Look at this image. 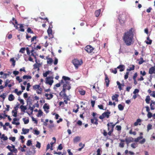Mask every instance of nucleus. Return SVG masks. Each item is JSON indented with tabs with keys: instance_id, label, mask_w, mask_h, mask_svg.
<instances>
[{
	"instance_id": "nucleus-47",
	"label": "nucleus",
	"mask_w": 155,
	"mask_h": 155,
	"mask_svg": "<svg viewBox=\"0 0 155 155\" xmlns=\"http://www.w3.org/2000/svg\"><path fill=\"white\" fill-rule=\"evenodd\" d=\"M32 144L31 141V140H28L27 141V145L28 146H29Z\"/></svg>"
},
{
	"instance_id": "nucleus-62",
	"label": "nucleus",
	"mask_w": 155,
	"mask_h": 155,
	"mask_svg": "<svg viewBox=\"0 0 155 155\" xmlns=\"http://www.w3.org/2000/svg\"><path fill=\"white\" fill-rule=\"evenodd\" d=\"M35 107V106L34 105H33L32 107L30 106L29 107V109L30 110L32 111H33V110Z\"/></svg>"
},
{
	"instance_id": "nucleus-30",
	"label": "nucleus",
	"mask_w": 155,
	"mask_h": 155,
	"mask_svg": "<svg viewBox=\"0 0 155 155\" xmlns=\"http://www.w3.org/2000/svg\"><path fill=\"white\" fill-rule=\"evenodd\" d=\"M44 110L46 109L48 110L49 109V106L47 103H45L43 106Z\"/></svg>"
},
{
	"instance_id": "nucleus-21",
	"label": "nucleus",
	"mask_w": 155,
	"mask_h": 155,
	"mask_svg": "<svg viewBox=\"0 0 155 155\" xmlns=\"http://www.w3.org/2000/svg\"><path fill=\"white\" fill-rule=\"evenodd\" d=\"M15 99V97L12 94H10L9 95L8 100L10 101H13Z\"/></svg>"
},
{
	"instance_id": "nucleus-17",
	"label": "nucleus",
	"mask_w": 155,
	"mask_h": 155,
	"mask_svg": "<svg viewBox=\"0 0 155 155\" xmlns=\"http://www.w3.org/2000/svg\"><path fill=\"white\" fill-rule=\"evenodd\" d=\"M29 129H25L23 128L22 129V132H21V134H25L29 132Z\"/></svg>"
},
{
	"instance_id": "nucleus-28",
	"label": "nucleus",
	"mask_w": 155,
	"mask_h": 155,
	"mask_svg": "<svg viewBox=\"0 0 155 155\" xmlns=\"http://www.w3.org/2000/svg\"><path fill=\"white\" fill-rule=\"evenodd\" d=\"M53 61V60L51 58H47V63L48 64H51Z\"/></svg>"
},
{
	"instance_id": "nucleus-41",
	"label": "nucleus",
	"mask_w": 155,
	"mask_h": 155,
	"mask_svg": "<svg viewBox=\"0 0 155 155\" xmlns=\"http://www.w3.org/2000/svg\"><path fill=\"white\" fill-rule=\"evenodd\" d=\"M23 27H24V26L23 25L20 24V29L19 30L21 31H22V32L24 31H25V30L23 28Z\"/></svg>"
},
{
	"instance_id": "nucleus-45",
	"label": "nucleus",
	"mask_w": 155,
	"mask_h": 155,
	"mask_svg": "<svg viewBox=\"0 0 155 155\" xmlns=\"http://www.w3.org/2000/svg\"><path fill=\"white\" fill-rule=\"evenodd\" d=\"M16 79L18 81L19 83H21L22 81V79L20 78L19 76H17L16 78Z\"/></svg>"
},
{
	"instance_id": "nucleus-3",
	"label": "nucleus",
	"mask_w": 155,
	"mask_h": 155,
	"mask_svg": "<svg viewBox=\"0 0 155 155\" xmlns=\"http://www.w3.org/2000/svg\"><path fill=\"white\" fill-rule=\"evenodd\" d=\"M73 63L77 69L78 68L79 65H81L82 63V61H79L77 59H74L73 61Z\"/></svg>"
},
{
	"instance_id": "nucleus-27",
	"label": "nucleus",
	"mask_w": 155,
	"mask_h": 155,
	"mask_svg": "<svg viewBox=\"0 0 155 155\" xmlns=\"http://www.w3.org/2000/svg\"><path fill=\"white\" fill-rule=\"evenodd\" d=\"M155 102H153V103H150V109L151 110H154L155 109Z\"/></svg>"
},
{
	"instance_id": "nucleus-14",
	"label": "nucleus",
	"mask_w": 155,
	"mask_h": 155,
	"mask_svg": "<svg viewBox=\"0 0 155 155\" xmlns=\"http://www.w3.org/2000/svg\"><path fill=\"white\" fill-rule=\"evenodd\" d=\"M33 89L35 90H36L37 89H38L41 92L42 91L41 89L40 88V86L39 85H34L33 86Z\"/></svg>"
},
{
	"instance_id": "nucleus-32",
	"label": "nucleus",
	"mask_w": 155,
	"mask_h": 155,
	"mask_svg": "<svg viewBox=\"0 0 155 155\" xmlns=\"http://www.w3.org/2000/svg\"><path fill=\"white\" fill-rule=\"evenodd\" d=\"M8 116V115L5 114H0V118H5Z\"/></svg>"
},
{
	"instance_id": "nucleus-64",
	"label": "nucleus",
	"mask_w": 155,
	"mask_h": 155,
	"mask_svg": "<svg viewBox=\"0 0 155 155\" xmlns=\"http://www.w3.org/2000/svg\"><path fill=\"white\" fill-rule=\"evenodd\" d=\"M139 92V90L137 89H136L133 92V94H136L137 93H138Z\"/></svg>"
},
{
	"instance_id": "nucleus-19",
	"label": "nucleus",
	"mask_w": 155,
	"mask_h": 155,
	"mask_svg": "<svg viewBox=\"0 0 155 155\" xmlns=\"http://www.w3.org/2000/svg\"><path fill=\"white\" fill-rule=\"evenodd\" d=\"M117 85H118V88H119L120 91H121L122 90V88L121 87V86H124V84H121L119 81H117Z\"/></svg>"
},
{
	"instance_id": "nucleus-36",
	"label": "nucleus",
	"mask_w": 155,
	"mask_h": 155,
	"mask_svg": "<svg viewBox=\"0 0 155 155\" xmlns=\"http://www.w3.org/2000/svg\"><path fill=\"white\" fill-rule=\"evenodd\" d=\"M135 66L134 65H132V67L129 68L127 69V71H130L132 70H133L134 69Z\"/></svg>"
},
{
	"instance_id": "nucleus-52",
	"label": "nucleus",
	"mask_w": 155,
	"mask_h": 155,
	"mask_svg": "<svg viewBox=\"0 0 155 155\" xmlns=\"http://www.w3.org/2000/svg\"><path fill=\"white\" fill-rule=\"evenodd\" d=\"M101 151V149L100 148H98L97 149V155H101L100 152Z\"/></svg>"
},
{
	"instance_id": "nucleus-22",
	"label": "nucleus",
	"mask_w": 155,
	"mask_h": 155,
	"mask_svg": "<svg viewBox=\"0 0 155 155\" xmlns=\"http://www.w3.org/2000/svg\"><path fill=\"white\" fill-rule=\"evenodd\" d=\"M141 121V120L140 119H138L137 120L136 122L134 123V125L135 126H137L138 124L140 125V122Z\"/></svg>"
},
{
	"instance_id": "nucleus-20",
	"label": "nucleus",
	"mask_w": 155,
	"mask_h": 155,
	"mask_svg": "<svg viewBox=\"0 0 155 155\" xmlns=\"http://www.w3.org/2000/svg\"><path fill=\"white\" fill-rule=\"evenodd\" d=\"M62 94L61 95L63 96L64 97V98L65 100H66L67 101H69L70 99L69 98L68 96H67L66 94L65 93V92H63V93H62Z\"/></svg>"
},
{
	"instance_id": "nucleus-33",
	"label": "nucleus",
	"mask_w": 155,
	"mask_h": 155,
	"mask_svg": "<svg viewBox=\"0 0 155 155\" xmlns=\"http://www.w3.org/2000/svg\"><path fill=\"white\" fill-rule=\"evenodd\" d=\"M1 139H3V140L4 141L6 140H8V138L7 136H5L4 134H3L2 135L1 137Z\"/></svg>"
},
{
	"instance_id": "nucleus-56",
	"label": "nucleus",
	"mask_w": 155,
	"mask_h": 155,
	"mask_svg": "<svg viewBox=\"0 0 155 155\" xmlns=\"http://www.w3.org/2000/svg\"><path fill=\"white\" fill-rule=\"evenodd\" d=\"M12 113H13V116L14 117H16L17 116V112H14V110H13L12 112Z\"/></svg>"
},
{
	"instance_id": "nucleus-50",
	"label": "nucleus",
	"mask_w": 155,
	"mask_h": 155,
	"mask_svg": "<svg viewBox=\"0 0 155 155\" xmlns=\"http://www.w3.org/2000/svg\"><path fill=\"white\" fill-rule=\"evenodd\" d=\"M31 87V85L29 83H28L27 84V87L26 88V90L27 91H28L29 90V88Z\"/></svg>"
},
{
	"instance_id": "nucleus-25",
	"label": "nucleus",
	"mask_w": 155,
	"mask_h": 155,
	"mask_svg": "<svg viewBox=\"0 0 155 155\" xmlns=\"http://www.w3.org/2000/svg\"><path fill=\"white\" fill-rule=\"evenodd\" d=\"M51 71H46L45 73H43V76L45 77H46L48 75L51 73Z\"/></svg>"
},
{
	"instance_id": "nucleus-26",
	"label": "nucleus",
	"mask_w": 155,
	"mask_h": 155,
	"mask_svg": "<svg viewBox=\"0 0 155 155\" xmlns=\"http://www.w3.org/2000/svg\"><path fill=\"white\" fill-rule=\"evenodd\" d=\"M101 11V9H99L95 11V14L96 17H97L100 15Z\"/></svg>"
},
{
	"instance_id": "nucleus-60",
	"label": "nucleus",
	"mask_w": 155,
	"mask_h": 155,
	"mask_svg": "<svg viewBox=\"0 0 155 155\" xmlns=\"http://www.w3.org/2000/svg\"><path fill=\"white\" fill-rule=\"evenodd\" d=\"M116 128L117 130L119 131L121 130V126L120 125H117L116 126Z\"/></svg>"
},
{
	"instance_id": "nucleus-31",
	"label": "nucleus",
	"mask_w": 155,
	"mask_h": 155,
	"mask_svg": "<svg viewBox=\"0 0 155 155\" xmlns=\"http://www.w3.org/2000/svg\"><path fill=\"white\" fill-rule=\"evenodd\" d=\"M119 110L120 111L123 110L124 109V107L121 104H119L118 106Z\"/></svg>"
},
{
	"instance_id": "nucleus-46",
	"label": "nucleus",
	"mask_w": 155,
	"mask_h": 155,
	"mask_svg": "<svg viewBox=\"0 0 155 155\" xmlns=\"http://www.w3.org/2000/svg\"><path fill=\"white\" fill-rule=\"evenodd\" d=\"M27 31L28 33H30L31 34L33 33V32L31 30L30 28H28L27 29Z\"/></svg>"
},
{
	"instance_id": "nucleus-53",
	"label": "nucleus",
	"mask_w": 155,
	"mask_h": 155,
	"mask_svg": "<svg viewBox=\"0 0 155 155\" xmlns=\"http://www.w3.org/2000/svg\"><path fill=\"white\" fill-rule=\"evenodd\" d=\"M9 139L13 142H14L15 140V137H9Z\"/></svg>"
},
{
	"instance_id": "nucleus-40",
	"label": "nucleus",
	"mask_w": 155,
	"mask_h": 155,
	"mask_svg": "<svg viewBox=\"0 0 155 155\" xmlns=\"http://www.w3.org/2000/svg\"><path fill=\"white\" fill-rule=\"evenodd\" d=\"M79 92L81 95H84L85 93V91L84 90H79Z\"/></svg>"
},
{
	"instance_id": "nucleus-2",
	"label": "nucleus",
	"mask_w": 155,
	"mask_h": 155,
	"mask_svg": "<svg viewBox=\"0 0 155 155\" xmlns=\"http://www.w3.org/2000/svg\"><path fill=\"white\" fill-rule=\"evenodd\" d=\"M61 84H63V89L60 93V94L61 95L63 92H65L66 90H69L71 88V84L69 82H63V80H62L61 81Z\"/></svg>"
},
{
	"instance_id": "nucleus-48",
	"label": "nucleus",
	"mask_w": 155,
	"mask_h": 155,
	"mask_svg": "<svg viewBox=\"0 0 155 155\" xmlns=\"http://www.w3.org/2000/svg\"><path fill=\"white\" fill-rule=\"evenodd\" d=\"M36 147L38 148H40L41 147V143L37 141L36 145Z\"/></svg>"
},
{
	"instance_id": "nucleus-24",
	"label": "nucleus",
	"mask_w": 155,
	"mask_h": 155,
	"mask_svg": "<svg viewBox=\"0 0 155 155\" xmlns=\"http://www.w3.org/2000/svg\"><path fill=\"white\" fill-rule=\"evenodd\" d=\"M147 41H145V42L148 45H150L152 42V41L150 39V38L149 37H148L147 38Z\"/></svg>"
},
{
	"instance_id": "nucleus-15",
	"label": "nucleus",
	"mask_w": 155,
	"mask_h": 155,
	"mask_svg": "<svg viewBox=\"0 0 155 155\" xmlns=\"http://www.w3.org/2000/svg\"><path fill=\"white\" fill-rule=\"evenodd\" d=\"M117 68L119 69L120 71L121 72L123 71L125 69V67L124 65H120L117 67Z\"/></svg>"
},
{
	"instance_id": "nucleus-61",
	"label": "nucleus",
	"mask_w": 155,
	"mask_h": 155,
	"mask_svg": "<svg viewBox=\"0 0 155 155\" xmlns=\"http://www.w3.org/2000/svg\"><path fill=\"white\" fill-rule=\"evenodd\" d=\"M0 97L2 98L3 99H4L6 97L5 94L4 93H3L2 94L0 95Z\"/></svg>"
},
{
	"instance_id": "nucleus-59",
	"label": "nucleus",
	"mask_w": 155,
	"mask_h": 155,
	"mask_svg": "<svg viewBox=\"0 0 155 155\" xmlns=\"http://www.w3.org/2000/svg\"><path fill=\"white\" fill-rule=\"evenodd\" d=\"M39 66H40V64H35L34 65V69H37L38 68V67H39Z\"/></svg>"
},
{
	"instance_id": "nucleus-6",
	"label": "nucleus",
	"mask_w": 155,
	"mask_h": 155,
	"mask_svg": "<svg viewBox=\"0 0 155 155\" xmlns=\"http://www.w3.org/2000/svg\"><path fill=\"white\" fill-rule=\"evenodd\" d=\"M117 123V122L115 124H113L112 122H110L107 124V126L108 127V130H113L116 124Z\"/></svg>"
},
{
	"instance_id": "nucleus-1",
	"label": "nucleus",
	"mask_w": 155,
	"mask_h": 155,
	"mask_svg": "<svg viewBox=\"0 0 155 155\" xmlns=\"http://www.w3.org/2000/svg\"><path fill=\"white\" fill-rule=\"evenodd\" d=\"M133 35L132 28L124 34L123 39L127 45H130L133 43Z\"/></svg>"
},
{
	"instance_id": "nucleus-4",
	"label": "nucleus",
	"mask_w": 155,
	"mask_h": 155,
	"mask_svg": "<svg viewBox=\"0 0 155 155\" xmlns=\"http://www.w3.org/2000/svg\"><path fill=\"white\" fill-rule=\"evenodd\" d=\"M53 78L52 77H48L46 78L45 83L47 84L51 85L53 83Z\"/></svg>"
},
{
	"instance_id": "nucleus-16",
	"label": "nucleus",
	"mask_w": 155,
	"mask_h": 155,
	"mask_svg": "<svg viewBox=\"0 0 155 155\" xmlns=\"http://www.w3.org/2000/svg\"><path fill=\"white\" fill-rule=\"evenodd\" d=\"M81 138L79 136H77L73 139V142L74 143H77L80 140Z\"/></svg>"
},
{
	"instance_id": "nucleus-42",
	"label": "nucleus",
	"mask_w": 155,
	"mask_h": 155,
	"mask_svg": "<svg viewBox=\"0 0 155 155\" xmlns=\"http://www.w3.org/2000/svg\"><path fill=\"white\" fill-rule=\"evenodd\" d=\"M10 81L8 79L5 82V85L4 87H7L8 84L10 83Z\"/></svg>"
},
{
	"instance_id": "nucleus-29",
	"label": "nucleus",
	"mask_w": 155,
	"mask_h": 155,
	"mask_svg": "<svg viewBox=\"0 0 155 155\" xmlns=\"http://www.w3.org/2000/svg\"><path fill=\"white\" fill-rule=\"evenodd\" d=\"M150 97L149 96H147L146 97V98L145 99V101L146 102V103L147 104H149L150 103Z\"/></svg>"
},
{
	"instance_id": "nucleus-13",
	"label": "nucleus",
	"mask_w": 155,
	"mask_h": 155,
	"mask_svg": "<svg viewBox=\"0 0 155 155\" xmlns=\"http://www.w3.org/2000/svg\"><path fill=\"white\" fill-rule=\"evenodd\" d=\"M119 97V95L118 94H115L113 95L112 97V100H115L116 101H118V98Z\"/></svg>"
},
{
	"instance_id": "nucleus-49",
	"label": "nucleus",
	"mask_w": 155,
	"mask_h": 155,
	"mask_svg": "<svg viewBox=\"0 0 155 155\" xmlns=\"http://www.w3.org/2000/svg\"><path fill=\"white\" fill-rule=\"evenodd\" d=\"M25 48H22L20 49V50L19 51V52L22 53H23L25 52Z\"/></svg>"
},
{
	"instance_id": "nucleus-38",
	"label": "nucleus",
	"mask_w": 155,
	"mask_h": 155,
	"mask_svg": "<svg viewBox=\"0 0 155 155\" xmlns=\"http://www.w3.org/2000/svg\"><path fill=\"white\" fill-rule=\"evenodd\" d=\"M22 120L25 124H28L29 123V120L28 119H26L25 118H23Z\"/></svg>"
},
{
	"instance_id": "nucleus-10",
	"label": "nucleus",
	"mask_w": 155,
	"mask_h": 155,
	"mask_svg": "<svg viewBox=\"0 0 155 155\" xmlns=\"http://www.w3.org/2000/svg\"><path fill=\"white\" fill-rule=\"evenodd\" d=\"M104 75L105 76V80L106 83V85L107 87H108L109 85V83L110 81L109 80L108 78V77L107 76V74L105 73Z\"/></svg>"
},
{
	"instance_id": "nucleus-63",
	"label": "nucleus",
	"mask_w": 155,
	"mask_h": 155,
	"mask_svg": "<svg viewBox=\"0 0 155 155\" xmlns=\"http://www.w3.org/2000/svg\"><path fill=\"white\" fill-rule=\"evenodd\" d=\"M145 107L146 109V111L148 113L149 112H150V107L148 106H146Z\"/></svg>"
},
{
	"instance_id": "nucleus-51",
	"label": "nucleus",
	"mask_w": 155,
	"mask_h": 155,
	"mask_svg": "<svg viewBox=\"0 0 155 155\" xmlns=\"http://www.w3.org/2000/svg\"><path fill=\"white\" fill-rule=\"evenodd\" d=\"M11 74V73L10 72H8V74H4L3 77L5 78H6L7 77V76Z\"/></svg>"
},
{
	"instance_id": "nucleus-8",
	"label": "nucleus",
	"mask_w": 155,
	"mask_h": 155,
	"mask_svg": "<svg viewBox=\"0 0 155 155\" xmlns=\"http://www.w3.org/2000/svg\"><path fill=\"white\" fill-rule=\"evenodd\" d=\"M91 123L94 124L96 125H97L98 124V120L96 117H94V118L91 119Z\"/></svg>"
},
{
	"instance_id": "nucleus-57",
	"label": "nucleus",
	"mask_w": 155,
	"mask_h": 155,
	"mask_svg": "<svg viewBox=\"0 0 155 155\" xmlns=\"http://www.w3.org/2000/svg\"><path fill=\"white\" fill-rule=\"evenodd\" d=\"M129 134H133L134 135L136 134V133L135 131L132 132V130H130L129 131Z\"/></svg>"
},
{
	"instance_id": "nucleus-44",
	"label": "nucleus",
	"mask_w": 155,
	"mask_h": 155,
	"mask_svg": "<svg viewBox=\"0 0 155 155\" xmlns=\"http://www.w3.org/2000/svg\"><path fill=\"white\" fill-rule=\"evenodd\" d=\"M43 112L41 110H39L38 111V114L37 116L39 117L41 116L42 115Z\"/></svg>"
},
{
	"instance_id": "nucleus-23",
	"label": "nucleus",
	"mask_w": 155,
	"mask_h": 155,
	"mask_svg": "<svg viewBox=\"0 0 155 155\" xmlns=\"http://www.w3.org/2000/svg\"><path fill=\"white\" fill-rule=\"evenodd\" d=\"M20 108L21 109V111L23 112H25V110L27 109L26 106L23 105H21Z\"/></svg>"
},
{
	"instance_id": "nucleus-39",
	"label": "nucleus",
	"mask_w": 155,
	"mask_h": 155,
	"mask_svg": "<svg viewBox=\"0 0 155 155\" xmlns=\"http://www.w3.org/2000/svg\"><path fill=\"white\" fill-rule=\"evenodd\" d=\"M152 125L150 124H148L147 126V131H148L152 129Z\"/></svg>"
},
{
	"instance_id": "nucleus-37",
	"label": "nucleus",
	"mask_w": 155,
	"mask_h": 155,
	"mask_svg": "<svg viewBox=\"0 0 155 155\" xmlns=\"http://www.w3.org/2000/svg\"><path fill=\"white\" fill-rule=\"evenodd\" d=\"M10 61L12 62V65L14 66L15 64V61L14 58H11L10 60Z\"/></svg>"
},
{
	"instance_id": "nucleus-43",
	"label": "nucleus",
	"mask_w": 155,
	"mask_h": 155,
	"mask_svg": "<svg viewBox=\"0 0 155 155\" xmlns=\"http://www.w3.org/2000/svg\"><path fill=\"white\" fill-rule=\"evenodd\" d=\"M152 113L150 112H149L147 114V117L148 118H150L152 117Z\"/></svg>"
},
{
	"instance_id": "nucleus-34",
	"label": "nucleus",
	"mask_w": 155,
	"mask_h": 155,
	"mask_svg": "<svg viewBox=\"0 0 155 155\" xmlns=\"http://www.w3.org/2000/svg\"><path fill=\"white\" fill-rule=\"evenodd\" d=\"M47 32L49 36L51 35L52 34V30L51 28H49L47 30Z\"/></svg>"
},
{
	"instance_id": "nucleus-5",
	"label": "nucleus",
	"mask_w": 155,
	"mask_h": 155,
	"mask_svg": "<svg viewBox=\"0 0 155 155\" xmlns=\"http://www.w3.org/2000/svg\"><path fill=\"white\" fill-rule=\"evenodd\" d=\"M110 113V112L109 111L104 112L99 117V118L101 120L103 119L105 117H106L107 118H108Z\"/></svg>"
},
{
	"instance_id": "nucleus-54",
	"label": "nucleus",
	"mask_w": 155,
	"mask_h": 155,
	"mask_svg": "<svg viewBox=\"0 0 155 155\" xmlns=\"http://www.w3.org/2000/svg\"><path fill=\"white\" fill-rule=\"evenodd\" d=\"M53 95L52 94H50L48 98H47V99L48 100H50L53 97Z\"/></svg>"
},
{
	"instance_id": "nucleus-9",
	"label": "nucleus",
	"mask_w": 155,
	"mask_h": 155,
	"mask_svg": "<svg viewBox=\"0 0 155 155\" xmlns=\"http://www.w3.org/2000/svg\"><path fill=\"white\" fill-rule=\"evenodd\" d=\"M10 148L11 147L9 145H8L6 147V148L8 149L11 152H14L15 153H17L18 150L16 148L11 149Z\"/></svg>"
},
{
	"instance_id": "nucleus-12",
	"label": "nucleus",
	"mask_w": 155,
	"mask_h": 155,
	"mask_svg": "<svg viewBox=\"0 0 155 155\" xmlns=\"http://www.w3.org/2000/svg\"><path fill=\"white\" fill-rule=\"evenodd\" d=\"M125 141L127 144H128L130 143L133 142L134 141V139L132 137L126 138L125 139Z\"/></svg>"
},
{
	"instance_id": "nucleus-58",
	"label": "nucleus",
	"mask_w": 155,
	"mask_h": 155,
	"mask_svg": "<svg viewBox=\"0 0 155 155\" xmlns=\"http://www.w3.org/2000/svg\"><path fill=\"white\" fill-rule=\"evenodd\" d=\"M34 131L35 132L34 134H35L36 135H38L40 134L39 131L38 130H34Z\"/></svg>"
},
{
	"instance_id": "nucleus-35",
	"label": "nucleus",
	"mask_w": 155,
	"mask_h": 155,
	"mask_svg": "<svg viewBox=\"0 0 155 155\" xmlns=\"http://www.w3.org/2000/svg\"><path fill=\"white\" fill-rule=\"evenodd\" d=\"M23 79H31V77L30 76L25 75L23 76Z\"/></svg>"
},
{
	"instance_id": "nucleus-55",
	"label": "nucleus",
	"mask_w": 155,
	"mask_h": 155,
	"mask_svg": "<svg viewBox=\"0 0 155 155\" xmlns=\"http://www.w3.org/2000/svg\"><path fill=\"white\" fill-rule=\"evenodd\" d=\"M144 61L143 60V59L142 58H140V61L139 62V64H142L143 62Z\"/></svg>"
},
{
	"instance_id": "nucleus-11",
	"label": "nucleus",
	"mask_w": 155,
	"mask_h": 155,
	"mask_svg": "<svg viewBox=\"0 0 155 155\" xmlns=\"http://www.w3.org/2000/svg\"><path fill=\"white\" fill-rule=\"evenodd\" d=\"M149 73L150 74H155V66L152 67L149 69Z\"/></svg>"
},
{
	"instance_id": "nucleus-18",
	"label": "nucleus",
	"mask_w": 155,
	"mask_h": 155,
	"mask_svg": "<svg viewBox=\"0 0 155 155\" xmlns=\"http://www.w3.org/2000/svg\"><path fill=\"white\" fill-rule=\"evenodd\" d=\"M62 79H63V82H69V81L70 80V78H69L65 76H63Z\"/></svg>"
},
{
	"instance_id": "nucleus-7",
	"label": "nucleus",
	"mask_w": 155,
	"mask_h": 155,
	"mask_svg": "<svg viewBox=\"0 0 155 155\" xmlns=\"http://www.w3.org/2000/svg\"><path fill=\"white\" fill-rule=\"evenodd\" d=\"M84 49L88 53H90L93 51V48L91 45H87L85 48Z\"/></svg>"
}]
</instances>
